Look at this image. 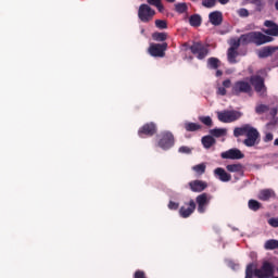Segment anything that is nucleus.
Masks as SVG:
<instances>
[{
  "instance_id": "5fc2aeb1",
  "label": "nucleus",
  "mask_w": 278,
  "mask_h": 278,
  "mask_svg": "<svg viewBox=\"0 0 278 278\" xmlns=\"http://www.w3.org/2000/svg\"><path fill=\"white\" fill-rule=\"evenodd\" d=\"M275 9H276L277 12H278V0H277L276 3H275Z\"/></svg>"
},
{
  "instance_id": "2f4dec72",
  "label": "nucleus",
  "mask_w": 278,
  "mask_h": 278,
  "mask_svg": "<svg viewBox=\"0 0 278 278\" xmlns=\"http://www.w3.org/2000/svg\"><path fill=\"white\" fill-rule=\"evenodd\" d=\"M149 5H154L159 10V12H164V4H162V0H147Z\"/></svg>"
},
{
  "instance_id": "49530a36",
  "label": "nucleus",
  "mask_w": 278,
  "mask_h": 278,
  "mask_svg": "<svg viewBox=\"0 0 278 278\" xmlns=\"http://www.w3.org/2000/svg\"><path fill=\"white\" fill-rule=\"evenodd\" d=\"M168 210H179V203L169 201Z\"/></svg>"
},
{
  "instance_id": "c03bdc74",
  "label": "nucleus",
  "mask_w": 278,
  "mask_h": 278,
  "mask_svg": "<svg viewBox=\"0 0 278 278\" xmlns=\"http://www.w3.org/2000/svg\"><path fill=\"white\" fill-rule=\"evenodd\" d=\"M134 278H148L147 277V273H144V270H136L134 274Z\"/></svg>"
},
{
  "instance_id": "f8f14e48",
  "label": "nucleus",
  "mask_w": 278,
  "mask_h": 278,
  "mask_svg": "<svg viewBox=\"0 0 278 278\" xmlns=\"http://www.w3.org/2000/svg\"><path fill=\"white\" fill-rule=\"evenodd\" d=\"M194 210H197V203H194V200H190L188 203H185V206L179 208V214L181 218H190L194 214Z\"/></svg>"
},
{
  "instance_id": "cd10ccee",
  "label": "nucleus",
  "mask_w": 278,
  "mask_h": 278,
  "mask_svg": "<svg viewBox=\"0 0 278 278\" xmlns=\"http://www.w3.org/2000/svg\"><path fill=\"white\" fill-rule=\"evenodd\" d=\"M185 129L186 131H199V129H201V125L192 122H186Z\"/></svg>"
},
{
  "instance_id": "bb28decb",
  "label": "nucleus",
  "mask_w": 278,
  "mask_h": 278,
  "mask_svg": "<svg viewBox=\"0 0 278 278\" xmlns=\"http://www.w3.org/2000/svg\"><path fill=\"white\" fill-rule=\"evenodd\" d=\"M264 249L266 251H275V249H278V240L277 239H269L265 242Z\"/></svg>"
},
{
  "instance_id": "2eb2a0df",
  "label": "nucleus",
  "mask_w": 278,
  "mask_h": 278,
  "mask_svg": "<svg viewBox=\"0 0 278 278\" xmlns=\"http://www.w3.org/2000/svg\"><path fill=\"white\" fill-rule=\"evenodd\" d=\"M214 177L224 184H227L231 180V174L227 173L223 167H217L214 169Z\"/></svg>"
},
{
  "instance_id": "423d86ee",
  "label": "nucleus",
  "mask_w": 278,
  "mask_h": 278,
  "mask_svg": "<svg viewBox=\"0 0 278 278\" xmlns=\"http://www.w3.org/2000/svg\"><path fill=\"white\" fill-rule=\"evenodd\" d=\"M157 144L163 151H168V149L175 147V136H173V132L170 131H164L161 134V139Z\"/></svg>"
},
{
  "instance_id": "ea45409f",
  "label": "nucleus",
  "mask_w": 278,
  "mask_h": 278,
  "mask_svg": "<svg viewBox=\"0 0 278 278\" xmlns=\"http://www.w3.org/2000/svg\"><path fill=\"white\" fill-rule=\"evenodd\" d=\"M199 121H201L203 125H206V127H212L213 125L212 117L210 116H201Z\"/></svg>"
},
{
  "instance_id": "09e8293b",
  "label": "nucleus",
  "mask_w": 278,
  "mask_h": 278,
  "mask_svg": "<svg viewBox=\"0 0 278 278\" xmlns=\"http://www.w3.org/2000/svg\"><path fill=\"white\" fill-rule=\"evenodd\" d=\"M276 25H277V24H276L275 22L270 21V20H266V21L264 22V26H265V27H268L269 29L273 28V27L276 26Z\"/></svg>"
},
{
  "instance_id": "393cba45",
  "label": "nucleus",
  "mask_w": 278,
  "mask_h": 278,
  "mask_svg": "<svg viewBox=\"0 0 278 278\" xmlns=\"http://www.w3.org/2000/svg\"><path fill=\"white\" fill-rule=\"evenodd\" d=\"M203 23V18L199 14H193L189 17V24L191 27H201V24Z\"/></svg>"
},
{
  "instance_id": "c9c22d12",
  "label": "nucleus",
  "mask_w": 278,
  "mask_h": 278,
  "mask_svg": "<svg viewBox=\"0 0 278 278\" xmlns=\"http://www.w3.org/2000/svg\"><path fill=\"white\" fill-rule=\"evenodd\" d=\"M240 45H242V40H240V37L238 39H232L229 49L238 51V49H240Z\"/></svg>"
},
{
  "instance_id": "f257e3e1",
  "label": "nucleus",
  "mask_w": 278,
  "mask_h": 278,
  "mask_svg": "<svg viewBox=\"0 0 278 278\" xmlns=\"http://www.w3.org/2000/svg\"><path fill=\"white\" fill-rule=\"evenodd\" d=\"M235 138H240V136H245L243 140V144L245 147H255V144H260V131L257 128L251 126V124H244L241 127H236L233 129Z\"/></svg>"
},
{
  "instance_id": "9b49d317",
  "label": "nucleus",
  "mask_w": 278,
  "mask_h": 278,
  "mask_svg": "<svg viewBox=\"0 0 278 278\" xmlns=\"http://www.w3.org/2000/svg\"><path fill=\"white\" fill-rule=\"evenodd\" d=\"M190 51L193 55H197L198 60H205L207 53H210V50L201 42H194L190 47Z\"/></svg>"
},
{
  "instance_id": "4c0bfd02",
  "label": "nucleus",
  "mask_w": 278,
  "mask_h": 278,
  "mask_svg": "<svg viewBox=\"0 0 278 278\" xmlns=\"http://www.w3.org/2000/svg\"><path fill=\"white\" fill-rule=\"evenodd\" d=\"M264 33L267 36H278V25L276 24L274 27L265 29Z\"/></svg>"
},
{
  "instance_id": "0eeeda50",
  "label": "nucleus",
  "mask_w": 278,
  "mask_h": 278,
  "mask_svg": "<svg viewBox=\"0 0 278 278\" xmlns=\"http://www.w3.org/2000/svg\"><path fill=\"white\" fill-rule=\"evenodd\" d=\"M166 49H168V43L163 42V43H151L148 53L152 58H164L166 55Z\"/></svg>"
},
{
  "instance_id": "3c124183",
  "label": "nucleus",
  "mask_w": 278,
  "mask_h": 278,
  "mask_svg": "<svg viewBox=\"0 0 278 278\" xmlns=\"http://www.w3.org/2000/svg\"><path fill=\"white\" fill-rule=\"evenodd\" d=\"M220 5H227L229 3V0H217Z\"/></svg>"
},
{
  "instance_id": "6ab92c4d",
  "label": "nucleus",
  "mask_w": 278,
  "mask_h": 278,
  "mask_svg": "<svg viewBox=\"0 0 278 278\" xmlns=\"http://www.w3.org/2000/svg\"><path fill=\"white\" fill-rule=\"evenodd\" d=\"M257 199L260 201H270V199H275V191L273 189H263L258 192Z\"/></svg>"
},
{
  "instance_id": "8fccbe9b",
  "label": "nucleus",
  "mask_w": 278,
  "mask_h": 278,
  "mask_svg": "<svg viewBox=\"0 0 278 278\" xmlns=\"http://www.w3.org/2000/svg\"><path fill=\"white\" fill-rule=\"evenodd\" d=\"M277 114H278L277 108H273V109L270 110V116H276Z\"/></svg>"
},
{
  "instance_id": "473e14b6",
  "label": "nucleus",
  "mask_w": 278,
  "mask_h": 278,
  "mask_svg": "<svg viewBox=\"0 0 278 278\" xmlns=\"http://www.w3.org/2000/svg\"><path fill=\"white\" fill-rule=\"evenodd\" d=\"M175 10L178 14H185V12H188V4L186 2L176 3Z\"/></svg>"
},
{
  "instance_id": "f704fd0d",
  "label": "nucleus",
  "mask_w": 278,
  "mask_h": 278,
  "mask_svg": "<svg viewBox=\"0 0 278 278\" xmlns=\"http://www.w3.org/2000/svg\"><path fill=\"white\" fill-rule=\"evenodd\" d=\"M155 27L157 29H168V23L165 20H155Z\"/></svg>"
},
{
  "instance_id": "7c9ffc66",
  "label": "nucleus",
  "mask_w": 278,
  "mask_h": 278,
  "mask_svg": "<svg viewBox=\"0 0 278 278\" xmlns=\"http://www.w3.org/2000/svg\"><path fill=\"white\" fill-rule=\"evenodd\" d=\"M251 3L255 5L256 12H262L266 8V2L264 0H251Z\"/></svg>"
},
{
  "instance_id": "7ed1b4c3",
  "label": "nucleus",
  "mask_w": 278,
  "mask_h": 278,
  "mask_svg": "<svg viewBox=\"0 0 278 278\" xmlns=\"http://www.w3.org/2000/svg\"><path fill=\"white\" fill-rule=\"evenodd\" d=\"M231 87V94L233 97H240V94H251L253 87L251 83L245 80H237Z\"/></svg>"
},
{
  "instance_id": "9d476101",
  "label": "nucleus",
  "mask_w": 278,
  "mask_h": 278,
  "mask_svg": "<svg viewBox=\"0 0 278 278\" xmlns=\"http://www.w3.org/2000/svg\"><path fill=\"white\" fill-rule=\"evenodd\" d=\"M156 134L157 125H155L153 122L144 124L138 130L139 138H151V136H155Z\"/></svg>"
},
{
  "instance_id": "4468645a",
  "label": "nucleus",
  "mask_w": 278,
  "mask_h": 278,
  "mask_svg": "<svg viewBox=\"0 0 278 278\" xmlns=\"http://www.w3.org/2000/svg\"><path fill=\"white\" fill-rule=\"evenodd\" d=\"M253 40L256 47H262V45H266L267 42H273L274 38L268 35H264L261 31H254Z\"/></svg>"
},
{
  "instance_id": "1a4fd4ad",
  "label": "nucleus",
  "mask_w": 278,
  "mask_h": 278,
  "mask_svg": "<svg viewBox=\"0 0 278 278\" xmlns=\"http://www.w3.org/2000/svg\"><path fill=\"white\" fill-rule=\"evenodd\" d=\"M213 197L210 193H201L195 198V203L198 205V212L199 214H205L207 211V205H210V202L212 201Z\"/></svg>"
},
{
  "instance_id": "412c9836",
  "label": "nucleus",
  "mask_w": 278,
  "mask_h": 278,
  "mask_svg": "<svg viewBox=\"0 0 278 278\" xmlns=\"http://www.w3.org/2000/svg\"><path fill=\"white\" fill-rule=\"evenodd\" d=\"M206 66L211 71H218V68H220V61L218 58L211 56L207 59Z\"/></svg>"
},
{
  "instance_id": "79ce46f5",
  "label": "nucleus",
  "mask_w": 278,
  "mask_h": 278,
  "mask_svg": "<svg viewBox=\"0 0 278 278\" xmlns=\"http://www.w3.org/2000/svg\"><path fill=\"white\" fill-rule=\"evenodd\" d=\"M178 152L179 153H184L186 155H190V153H192V149L188 146H181L179 149H178Z\"/></svg>"
},
{
  "instance_id": "ddd939ff",
  "label": "nucleus",
  "mask_w": 278,
  "mask_h": 278,
  "mask_svg": "<svg viewBox=\"0 0 278 278\" xmlns=\"http://www.w3.org/2000/svg\"><path fill=\"white\" fill-rule=\"evenodd\" d=\"M223 160H244V153L240 149L233 148L222 153Z\"/></svg>"
},
{
  "instance_id": "603ef678",
  "label": "nucleus",
  "mask_w": 278,
  "mask_h": 278,
  "mask_svg": "<svg viewBox=\"0 0 278 278\" xmlns=\"http://www.w3.org/2000/svg\"><path fill=\"white\" fill-rule=\"evenodd\" d=\"M215 75H216V77H223V71L217 70Z\"/></svg>"
},
{
  "instance_id": "c85d7f7f",
  "label": "nucleus",
  "mask_w": 278,
  "mask_h": 278,
  "mask_svg": "<svg viewBox=\"0 0 278 278\" xmlns=\"http://www.w3.org/2000/svg\"><path fill=\"white\" fill-rule=\"evenodd\" d=\"M152 38L156 42H164L168 38V34H166V33H153Z\"/></svg>"
},
{
  "instance_id": "6e6d98bb",
  "label": "nucleus",
  "mask_w": 278,
  "mask_h": 278,
  "mask_svg": "<svg viewBox=\"0 0 278 278\" xmlns=\"http://www.w3.org/2000/svg\"><path fill=\"white\" fill-rule=\"evenodd\" d=\"M167 3H175V0H166Z\"/></svg>"
},
{
  "instance_id": "58836bf2",
  "label": "nucleus",
  "mask_w": 278,
  "mask_h": 278,
  "mask_svg": "<svg viewBox=\"0 0 278 278\" xmlns=\"http://www.w3.org/2000/svg\"><path fill=\"white\" fill-rule=\"evenodd\" d=\"M238 16H240V18H249L250 13L249 10H247L245 8H241L237 11Z\"/></svg>"
},
{
  "instance_id": "f3484780",
  "label": "nucleus",
  "mask_w": 278,
  "mask_h": 278,
  "mask_svg": "<svg viewBox=\"0 0 278 278\" xmlns=\"http://www.w3.org/2000/svg\"><path fill=\"white\" fill-rule=\"evenodd\" d=\"M188 186L191 192H203L207 188V184L203 180H191Z\"/></svg>"
},
{
  "instance_id": "20e7f679",
  "label": "nucleus",
  "mask_w": 278,
  "mask_h": 278,
  "mask_svg": "<svg viewBox=\"0 0 278 278\" xmlns=\"http://www.w3.org/2000/svg\"><path fill=\"white\" fill-rule=\"evenodd\" d=\"M155 16V11L151 5L148 3H142L139 5L138 9V18L141 23H151L153 17Z\"/></svg>"
},
{
  "instance_id": "72a5a7b5",
  "label": "nucleus",
  "mask_w": 278,
  "mask_h": 278,
  "mask_svg": "<svg viewBox=\"0 0 278 278\" xmlns=\"http://www.w3.org/2000/svg\"><path fill=\"white\" fill-rule=\"evenodd\" d=\"M248 205L253 212H257V210L262 208V203L257 202V200H250Z\"/></svg>"
},
{
  "instance_id": "4be33fe9",
  "label": "nucleus",
  "mask_w": 278,
  "mask_h": 278,
  "mask_svg": "<svg viewBox=\"0 0 278 278\" xmlns=\"http://www.w3.org/2000/svg\"><path fill=\"white\" fill-rule=\"evenodd\" d=\"M223 87H218L216 94H219V97H225L227 94V88H231V79H226L222 83Z\"/></svg>"
},
{
  "instance_id": "dca6fc26",
  "label": "nucleus",
  "mask_w": 278,
  "mask_h": 278,
  "mask_svg": "<svg viewBox=\"0 0 278 278\" xmlns=\"http://www.w3.org/2000/svg\"><path fill=\"white\" fill-rule=\"evenodd\" d=\"M276 51H278V46H267L258 50L257 55L261 60H264L266 58H270V55Z\"/></svg>"
},
{
  "instance_id": "aec40b11",
  "label": "nucleus",
  "mask_w": 278,
  "mask_h": 278,
  "mask_svg": "<svg viewBox=\"0 0 278 278\" xmlns=\"http://www.w3.org/2000/svg\"><path fill=\"white\" fill-rule=\"evenodd\" d=\"M226 170H228V173H238L239 175H244V165L241 163L229 164L226 166Z\"/></svg>"
},
{
  "instance_id": "5701e85b",
  "label": "nucleus",
  "mask_w": 278,
  "mask_h": 278,
  "mask_svg": "<svg viewBox=\"0 0 278 278\" xmlns=\"http://www.w3.org/2000/svg\"><path fill=\"white\" fill-rule=\"evenodd\" d=\"M201 142H202L204 149H212V147H214V144H216V139H214L213 136L207 135V136L202 137Z\"/></svg>"
},
{
  "instance_id": "a878e982",
  "label": "nucleus",
  "mask_w": 278,
  "mask_h": 278,
  "mask_svg": "<svg viewBox=\"0 0 278 278\" xmlns=\"http://www.w3.org/2000/svg\"><path fill=\"white\" fill-rule=\"evenodd\" d=\"M227 58L229 64H238V60H236L238 58V50L228 49Z\"/></svg>"
},
{
  "instance_id": "864d4df0",
  "label": "nucleus",
  "mask_w": 278,
  "mask_h": 278,
  "mask_svg": "<svg viewBox=\"0 0 278 278\" xmlns=\"http://www.w3.org/2000/svg\"><path fill=\"white\" fill-rule=\"evenodd\" d=\"M275 147H278V138L274 141Z\"/></svg>"
},
{
  "instance_id": "37998d69",
  "label": "nucleus",
  "mask_w": 278,
  "mask_h": 278,
  "mask_svg": "<svg viewBox=\"0 0 278 278\" xmlns=\"http://www.w3.org/2000/svg\"><path fill=\"white\" fill-rule=\"evenodd\" d=\"M202 5L204 8H214L216 5V0H203Z\"/></svg>"
},
{
  "instance_id": "39448f33",
  "label": "nucleus",
  "mask_w": 278,
  "mask_h": 278,
  "mask_svg": "<svg viewBox=\"0 0 278 278\" xmlns=\"http://www.w3.org/2000/svg\"><path fill=\"white\" fill-rule=\"evenodd\" d=\"M217 118L220 123H236L242 118V112L236 110H226L217 113Z\"/></svg>"
},
{
  "instance_id": "de8ad7c7",
  "label": "nucleus",
  "mask_w": 278,
  "mask_h": 278,
  "mask_svg": "<svg viewBox=\"0 0 278 278\" xmlns=\"http://www.w3.org/2000/svg\"><path fill=\"white\" fill-rule=\"evenodd\" d=\"M274 135L273 132H267L264 137V142H273Z\"/></svg>"
},
{
  "instance_id": "6e6552de",
  "label": "nucleus",
  "mask_w": 278,
  "mask_h": 278,
  "mask_svg": "<svg viewBox=\"0 0 278 278\" xmlns=\"http://www.w3.org/2000/svg\"><path fill=\"white\" fill-rule=\"evenodd\" d=\"M250 84L253 86L255 92L261 97H266V85L264 84V77L254 75L250 77Z\"/></svg>"
},
{
  "instance_id": "a19ab883",
  "label": "nucleus",
  "mask_w": 278,
  "mask_h": 278,
  "mask_svg": "<svg viewBox=\"0 0 278 278\" xmlns=\"http://www.w3.org/2000/svg\"><path fill=\"white\" fill-rule=\"evenodd\" d=\"M256 114H265V112H268V105L261 104L255 108Z\"/></svg>"
},
{
  "instance_id": "c756f323",
  "label": "nucleus",
  "mask_w": 278,
  "mask_h": 278,
  "mask_svg": "<svg viewBox=\"0 0 278 278\" xmlns=\"http://www.w3.org/2000/svg\"><path fill=\"white\" fill-rule=\"evenodd\" d=\"M211 136H214L215 138H222V136H225L227 134V129L225 128H215L210 130Z\"/></svg>"
},
{
  "instance_id": "e433bc0d",
  "label": "nucleus",
  "mask_w": 278,
  "mask_h": 278,
  "mask_svg": "<svg viewBox=\"0 0 278 278\" xmlns=\"http://www.w3.org/2000/svg\"><path fill=\"white\" fill-rule=\"evenodd\" d=\"M205 168L206 166L204 165V163L202 164H198L195 166L192 167V169L198 173V175H203L205 173Z\"/></svg>"
},
{
  "instance_id": "a18cd8bd",
  "label": "nucleus",
  "mask_w": 278,
  "mask_h": 278,
  "mask_svg": "<svg viewBox=\"0 0 278 278\" xmlns=\"http://www.w3.org/2000/svg\"><path fill=\"white\" fill-rule=\"evenodd\" d=\"M268 225H270V227L277 228L278 227V218H275V217L269 218L268 219Z\"/></svg>"
},
{
  "instance_id": "b1692460",
  "label": "nucleus",
  "mask_w": 278,
  "mask_h": 278,
  "mask_svg": "<svg viewBox=\"0 0 278 278\" xmlns=\"http://www.w3.org/2000/svg\"><path fill=\"white\" fill-rule=\"evenodd\" d=\"M254 31H250L240 36L241 45H254Z\"/></svg>"
},
{
  "instance_id": "a211bd4d",
  "label": "nucleus",
  "mask_w": 278,
  "mask_h": 278,
  "mask_svg": "<svg viewBox=\"0 0 278 278\" xmlns=\"http://www.w3.org/2000/svg\"><path fill=\"white\" fill-rule=\"evenodd\" d=\"M208 21L211 25L218 27V25H223V12L213 11L208 14Z\"/></svg>"
},
{
  "instance_id": "f03ea898",
  "label": "nucleus",
  "mask_w": 278,
  "mask_h": 278,
  "mask_svg": "<svg viewBox=\"0 0 278 278\" xmlns=\"http://www.w3.org/2000/svg\"><path fill=\"white\" fill-rule=\"evenodd\" d=\"M270 278L275 275V265L268 261H265L261 268H256L255 264L250 263L245 268V277L244 278Z\"/></svg>"
}]
</instances>
